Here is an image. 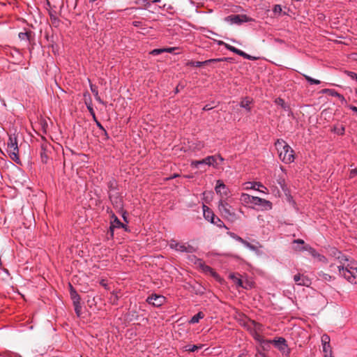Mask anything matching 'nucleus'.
Instances as JSON below:
<instances>
[{
  "instance_id": "obj_9",
  "label": "nucleus",
  "mask_w": 357,
  "mask_h": 357,
  "mask_svg": "<svg viewBox=\"0 0 357 357\" xmlns=\"http://www.w3.org/2000/svg\"><path fill=\"white\" fill-rule=\"evenodd\" d=\"M268 342L273 343L280 351L285 353L287 351L286 340L283 337H279L278 340H270Z\"/></svg>"
},
{
  "instance_id": "obj_35",
  "label": "nucleus",
  "mask_w": 357,
  "mask_h": 357,
  "mask_svg": "<svg viewBox=\"0 0 357 357\" xmlns=\"http://www.w3.org/2000/svg\"><path fill=\"white\" fill-rule=\"evenodd\" d=\"M305 77L310 84H319L320 83L319 80L311 78L309 76L305 75Z\"/></svg>"
},
{
  "instance_id": "obj_37",
  "label": "nucleus",
  "mask_w": 357,
  "mask_h": 357,
  "mask_svg": "<svg viewBox=\"0 0 357 357\" xmlns=\"http://www.w3.org/2000/svg\"><path fill=\"white\" fill-rule=\"evenodd\" d=\"M282 7L280 5H275L273 11L275 14H280L282 13Z\"/></svg>"
},
{
  "instance_id": "obj_62",
  "label": "nucleus",
  "mask_w": 357,
  "mask_h": 357,
  "mask_svg": "<svg viewBox=\"0 0 357 357\" xmlns=\"http://www.w3.org/2000/svg\"><path fill=\"white\" fill-rule=\"evenodd\" d=\"M211 108H212V107H208V105H206V106L204 107V110H209V109H211Z\"/></svg>"
},
{
  "instance_id": "obj_55",
  "label": "nucleus",
  "mask_w": 357,
  "mask_h": 357,
  "mask_svg": "<svg viewBox=\"0 0 357 357\" xmlns=\"http://www.w3.org/2000/svg\"><path fill=\"white\" fill-rule=\"evenodd\" d=\"M351 77L352 79H356L357 82V74L354 73H351Z\"/></svg>"
},
{
  "instance_id": "obj_42",
  "label": "nucleus",
  "mask_w": 357,
  "mask_h": 357,
  "mask_svg": "<svg viewBox=\"0 0 357 357\" xmlns=\"http://www.w3.org/2000/svg\"><path fill=\"white\" fill-rule=\"evenodd\" d=\"M199 348H200V347H198L197 345H193L192 347H189V348H188L186 349V351L194 352V351H197Z\"/></svg>"
},
{
  "instance_id": "obj_38",
  "label": "nucleus",
  "mask_w": 357,
  "mask_h": 357,
  "mask_svg": "<svg viewBox=\"0 0 357 357\" xmlns=\"http://www.w3.org/2000/svg\"><path fill=\"white\" fill-rule=\"evenodd\" d=\"M114 182L113 181H109V183H108V188H109V192H116V188H115V185H114Z\"/></svg>"
},
{
  "instance_id": "obj_19",
  "label": "nucleus",
  "mask_w": 357,
  "mask_h": 357,
  "mask_svg": "<svg viewBox=\"0 0 357 357\" xmlns=\"http://www.w3.org/2000/svg\"><path fill=\"white\" fill-rule=\"evenodd\" d=\"M344 268L350 270V271H354V273H357V263L355 261L349 259L348 263L346 264Z\"/></svg>"
},
{
  "instance_id": "obj_12",
  "label": "nucleus",
  "mask_w": 357,
  "mask_h": 357,
  "mask_svg": "<svg viewBox=\"0 0 357 357\" xmlns=\"http://www.w3.org/2000/svg\"><path fill=\"white\" fill-rule=\"evenodd\" d=\"M174 248L176 250L180 252H192L194 251V248L192 246L181 243H176L174 245Z\"/></svg>"
},
{
  "instance_id": "obj_60",
  "label": "nucleus",
  "mask_w": 357,
  "mask_h": 357,
  "mask_svg": "<svg viewBox=\"0 0 357 357\" xmlns=\"http://www.w3.org/2000/svg\"><path fill=\"white\" fill-rule=\"evenodd\" d=\"M294 249L295 250H303V248H301L299 247V245H297V247H295Z\"/></svg>"
},
{
  "instance_id": "obj_44",
  "label": "nucleus",
  "mask_w": 357,
  "mask_h": 357,
  "mask_svg": "<svg viewBox=\"0 0 357 357\" xmlns=\"http://www.w3.org/2000/svg\"><path fill=\"white\" fill-rule=\"evenodd\" d=\"M256 185H257L258 187H263L264 186L259 183H255L254 184H252V186L250 187V188L252 189H255V190H260L259 188H256Z\"/></svg>"
},
{
  "instance_id": "obj_20",
  "label": "nucleus",
  "mask_w": 357,
  "mask_h": 357,
  "mask_svg": "<svg viewBox=\"0 0 357 357\" xmlns=\"http://www.w3.org/2000/svg\"><path fill=\"white\" fill-rule=\"evenodd\" d=\"M230 278L233 280V282L237 285V287L248 289V286H244V281H243L241 278L236 277L234 274L230 275Z\"/></svg>"
},
{
  "instance_id": "obj_47",
  "label": "nucleus",
  "mask_w": 357,
  "mask_h": 357,
  "mask_svg": "<svg viewBox=\"0 0 357 357\" xmlns=\"http://www.w3.org/2000/svg\"><path fill=\"white\" fill-rule=\"evenodd\" d=\"M175 49V47L164 48V52L172 53Z\"/></svg>"
},
{
  "instance_id": "obj_17",
  "label": "nucleus",
  "mask_w": 357,
  "mask_h": 357,
  "mask_svg": "<svg viewBox=\"0 0 357 357\" xmlns=\"http://www.w3.org/2000/svg\"><path fill=\"white\" fill-rule=\"evenodd\" d=\"M215 190L218 194L227 195L226 186L220 180L217 181Z\"/></svg>"
},
{
  "instance_id": "obj_28",
  "label": "nucleus",
  "mask_w": 357,
  "mask_h": 357,
  "mask_svg": "<svg viewBox=\"0 0 357 357\" xmlns=\"http://www.w3.org/2000/svg\"><path fill=\"white\" fill-rule=\"evenodd\" d=\"M84 102L86 106L92 105V100L89 93L86 92L84 93Z\"/></svg>"
},
{
  "instance_id": "obj_50",
  "label": "nucleus",
  "mask_w": 357,
  "mask_h": 357,
  "mask_svg": "<svg viewBox=\"0 0 357 357\" xmlns=\"http://www.w3.org/2000/svg\"><path fill=\"white\" fill-rule=\"evenodd\" d=\"M294 243L303 245L305 243L304 241L302 239H297L294 241Z\"/></svg>"
},
{
  "instance_id": "obj_15",
  "label": "nucleus",
  "mask_w": 357,
  "mask_h": 357,
  "mask_svg": "<svg viewBox=\"0 0 357 357\" xmlns=\"http://www.w3.org/2000/svg\"><path fill=\"white\" fill-rule=\"evenodd\" d=\"M288 144L283 139H278L275 143V148L278 151V155L282 154V151L287 147Z\"/></svg>"
},
{
  "instance_id": "obj_3",
  "label": "nucleus",
  "mask_w": 357,
  "mask_h": 357,
  "mask_svg": "<svg viewBox=\"0 0 357 357\" xmlns=\"http://www.w3.org/2000/svg\"><path fill=\"white\" fill-rule=\"evenodd\" d=\"M225 21L230 24H241L244 22H254V19L246 15H231L225 18Z\"/></svg>"
},
{
  "instance_id": "obj_39",
  "label": "nucleus",
  "mask_w": 357,
  "mask_h": 357,
  "mask_svg": "<svg viewBox=\"0 0 357 357\" xmlns=\"http://www.w3.org/2000/svg\"><path fill=\"white\" fill-rule=\"evenodd\" d=\"M275 102L278 104V105H281L283 108H286V106H285V102H284V100L282 98H277L275 100Z\"/></svg>"
},
{
  "instance_id": "obj_56",
  "label": "nucleus",
  "mask_w": 357,
  "mask_h": 357,
  "mask_svg": "<svg viewBox=\"0 0 357 357\" xmlns=\"http://www.w3.org/2000/svg\"><path fill=\"white\" fill-rule=\"evenodd\" d=\"M244 286H248V289L251 287V284L248 281H244Z\"/></svg>"
},
{
  "instance_id": "obj_45",
  "label": "nucleus",
  "mask_w": 357,
  "mask_h": 357,
  "mask_svg": "<svg viewBox=\"0 0 357 357\" xmlns=\"http://www.w3.org/2000/svg\"><path fill=\"white\" fill-rule=\"evenodd\" d=\"M86 107H87V109H88V110H89V112L91 115H93V114H95V112H94V110L93 109L92 105L86 106Z\"/></svg>"
},
{
  "instance_id": "obj_32",
  "label": "nucleus",
  "mask_w": 357,
  "mask_h": 357,
  "mask_svg": "<svg viewBox=\"0 0 357 357\" xmlns=\"http://www.w3.org/2000/svg\"><path fill=\"white\" fill-rule=\"evenodd\" d=\"M211 222L213 223L214 225H217L219 227H226L224 222L218 217L215 216V219H213V222Z\"/></svg>"
},
{
  "instance_id": "obj_52",
  "label": "nucleus",
  "mask_w": 357,
  "mask_h": 357,
  "mask_svg": "<svg viewBox=\"0 0 357 357\" xmlns=\"http://www.w3.org/2000/svg\"><path fill=\"white\" fill-rule=\"evenodd\" d=\"M27 36H28V35H27V33H19V37H20V38L24 39L25 37H27Z\"/></svg>"
},
{
  "instance_id": "obj_49",
  "label": "nucleus",
  "mask_w": 357,
  "mask_h": 357,
  "mask_svg": "<svg viewBox=\"0 0 357 357\" xmlns=\"http://www.w3.org/2000/svg\"><path fill=\"white\" fill-rule=\"evenodd\" d=\"M214 156H216V161L219 160L220 162H222L224 160L223 158L220 155H215ZM218 165V162H216L215 165Z\"/></svg>"
},
{
  "instance_id": "obj_63",
  "label": "nucleus",
  "mask_w": 357,
  "mask_h": 357,
  "mask_svg": "<svg viewBox=\"0 0 357 357\" xmlns=\"http://www.w3.org/2000/svg\"><path fill=\"white\" fill-rule=\"evenodd\" d=\"M204 270H205V271H206V270H211V268H210V267H209V266H204Z\"/></svg>"
},
{
  "instance_id": "obj_51",
  "label": "nucleus",
  "mask_w": 357,
  "mask_h": 357,
  "mask_svg": "<svg viewBox=\"0 0 357 357\" xmlns=\"http://www.w3.org/2000/svg\"><path fill=\"white\" fill-rule=\"evenodd\" d=\"M96 125L97 126L102 130V131H105V128H103V126L101 125V123L98 121H96Z\"/></svg>"
},
{
  "instance_id": "obj_23",
  "label": "nucleus",
  "mask_w": 357,
  "mask_h": 357,
  "mask_svg": "<svg viewBox=\"0 0 357 357\" xmlns=\"http://www.w3.org/2000/svg\"><path fill=\"white\" fill-rule=\"evenodd\" d=\"M303 249L304 250H307L308 251L313 257H321V255H319L316 250L312 248V247H310V245H305L303 247ZM321 257H324L323 256H321Z\"/></svg>"
},
{
  "instance_id": "obj_5",
  "label": "nucleus",
  "mask_w": 357,
  "mask_h": 357,
  "mask_svg": "<svg viewBox=\"0 0 357 357\" xmlns=\"http://www.w3.org/2000/svg\"><path fill=\"white\" fill-rule=\"evenodd\" d=\"M216 163V156L211 155L207 156L206 158L200 160H194L192 162L191 165L194 167L198 168L201 165H213L215 166Z\"/></svg>"
},
{
  "instance_id": "obj_16",
  "label": "nucleus",
  "mask_w": 357,
  "mask_h": 357,
  "mask_svg": "<svg viewBox=\"0 0 357 357\" xmlns=\"http://www.w3.org/2000/svg\"><path fill=\"white\" fill-rule=\"evenodd\" d=\"M337 258L340 262V264L337 266L338 270L341 269L342 266V268H344L349 260V259L347 256L341 255L340 253L339 254Z\"/></svg>"
},
{
  "instance_id": "obj_25",
  "label": "nucleus",
  "mask_w": 357,
  "mask_h": 357,
  "mask_svg": "<svg viewBox=\"0 0 357 357\" xmlns=\"http://www.w3.org/2000/svg\"><path fill=\"white\" fill-rule=\"evenodd\" d=\"M219 45H224L225 47V48L235 54H236V52H237V48H236L234 46H231L227 43H224L223 41H220L218 43Z\"/></svg>"
},
{
  "instance_id": "obj_40",
  "label": "nucleus",
  "mask_w": 357,
  "mask_h": 357,
  "mask_svg": "<svg viewBox=\"0 0 357 357\" xmlns=\"http://www.w3.org/2000/svg\"><path fill=\"white\" fill-rule=\"evenodd\" d=\"M162 52H164V49H155L151 52V54L153 55H158Z\"/></svg>"
},
{
  "instance_id": "obj_8",
  "label": "nucleus",
  "mask_w": 357,
  "mask_h": 357,
  "mask_svg": "<svg viewBox=\"0 0 357 357\" xmlns=\"http://www.w3.org/2000/svg\"><path fill=\"white\" fill-rule=\"evenodd\" d=\"M109 199L113 204V206L116 208H122L123 207V202L122 199L119 195L117 192H109Z\"/></svg>"
},
{
  "instance_id": "obj_57",
  "label": "nucleus",
  "mask_w": 357,
  "mask_h": 357,
  "mask_svg": "<svg viewBox=\"0 0 357 357\" xmlns=\"http://www.w3.org/2000/svg\"><path fill=\"white\" fill-rule=\"evenodd\" d=\"M102 132H103L104 136L105 137V139H107L109 138V136H108L107 131L105 130V131H102Z\"/></svg>"
},
{
  "instance_id": "obj_2",
  "label": "nucleus",
  "mask_w": 357,
  "mask_h": 357,
  "mask_svg": "<svg viewBox=\"0 0 357 357\" xmlns=\"http://www.w3.org/2000/svg\"><path fill=\"white\" fill-rule=\"evenodd\" d=\"M241 201L247 204H253L255 205L262 206L266 208H271V203L269 201L258 197L251 196L248 194H243L241 195Z\"/></svg>"
},
{
  "instance_id": "obj_53",
  "label": "nucleus",
  "mask_w": 357,
  "mask_h": 357,
  "mask_svg": "<svg viewBox=\"0 0 357 357\" xmlns=\"http://www.w3.org/2000/svg\"><path fill=\"white\" fill-rule=\"evenodd\" d=\"M243 54H241V56L245 58V59H251V56L248 54H247L245 52H243L242 53Z\"/></svg>"
},
{
  "instance_id": "obj_29",
  "label": "nucleus",
  "mask_w": 357,
  "mask_h": 357,
  "mask_svg": "<svg viewBox=\"0 0 357 357\" xmlns=\"http://www.w3.org/2000/svg\"><path fill=\"white\" fill-rule=\"evenodd\" d=\"M323 351L324 352V356L325 357H330L331 356V347L330 344H326V346H323Z\"/></svg>"
},
{
  "instance_id": "obj_21",
  "label": "nucleus",
  "mask_w": 357,
  "mask_h": 357,
  "mask_svg": "<svg viewBox=\"0 0 357 357\" xmlns=\"http://www.w3.org/2000/svg\"><path fill=\"white\" fill-rule=\"evenodd\" d=\"M41 149H42V151L40 153V157H41V160L43 163H47V160H48V155L47 153V145H42L41 146Z\"/></svg>"
},
{
  "instance_id": "obj_26",
  "label": "nucleus",
  "mask_w": 357,
  "mask_h": 357,
  "mask_svg": "<svg viewBox=\"0 0 357 357\" xmlns=\"http://www.w3.org/2000/svg\"><path fill=\"white\" fill-rule=\"evenodd\" d=\"M219 45H224L225 47V48L235 54H236V52H237V48H236L234 46H231L227 43H224L223 41H220L218 43Z\"/></svg>"
},
{
  "instance_id": "obj_34",
  "label": "nucleus",
  "mask_w": 357,
  "mask_h": 357,
  "mask_svg": "<svg viewBox=\"0 0 357 357\" xmlns=\"http://www.w3.org/2000/svg\"><path fill=\"white\" fill-rule=\"evenodd\" d=\"M73 305H74V308H75V311L76 314L78 317H79L80 314H81V311H82V306H81L80 303H74Z\"/></svg>"
},
{
  "instance_id": "obj_22",
  "label": "nucleus",
  "mask_w": 357,
  "mask_h": 357,
  "mask_svg": "<svg viewBox=\"0 0 357 357\" xmlns=\"http://www.w3.org/2000/svg\"><path fill=\"white\" fill-rule=\"evenodd\" d=\"M204 314L202 312H199L197 314L194 315L191 319L190 320V324H196L199 321V320L202 318H204Z\"/></svg>"
},
{
  "instance_id": "obj_31",
  "label": "nucleus",
  "mask_w": 357,
  "mask_h": 357,
  "mask_svg": "<svg viewBox=\"0 0 357 357\" xmlns=\"http://www.w3.org/2000/svg\"><path fill=\"white\" fill-rule=\"evenodd\" d=\"M222 60H223L222 59H213L206 60V61H205L204 62L198 61V62H197L196 66L199 67V66H201L204 63H214V62L220 61H222Z\"/></svg>"
},
{
  "instance_id": "obj_48",
  "label": "nucleus",
  "mask_w": 357,
  "mask_h": 357,
  "mask_svg": "<svg viewBox=\"0 0 357 357\" xmlns=\"http://www.w3.org/2000/svg\"><path fill=\"white\" fill-rule=\"evenodd\" d=\"M234 238H236L238 241L241 242V243H244V239H243L240 236H234V235H231Z\"/></svg>"
},
{
  "instance_id": "obj_54",
  "label": "nucleus",
  "mask_w": 357,
  "mask_h": 357,
  "mask_svg": "<svg viewBox=\"0 0 357 357\" xmlns=\"http://www.w3.org/2000/svg\"><path fill=\"white\" fill-rule=\"evenodd\" d=\"M351 77L352 79H356L357 82V74L354 73H351Z\"/></svg>"
},
{
  "instance_id": "obj_33",
  "label": "nucleus",
  "mask_w": 357,
  "mask_h": 357,
  "mask_svg": "<svg viewBox=\"0 0 357 357\" xmlns=\"http://www.w3.org/2000/svg\"><path fill=\"white\" fill-rule=\"evenodd\" d=\"M321 342H322V344L323 346H326V344H330V337L326 335V334H324L322 335L321 337Z\"/></svg>"
},
{
  "instance_id": "obj_43",
  "label": "nucleus",
  "mask_w": 357,
  "mask_h": 357,
  "mask_svg": "<svg viewBox=\"0 0 357 357\" xmlns=\"http://www.w3.org/2000/svg\"><path fill=\"white\" fill-rule=\"evenodd\" d=\"M356 175H357V168L353 169L350 171V174H349L350 178H354Z\"/></svg>"
},
{
  "instance_id": "obj_64",
  "label": "nucleus",
  "mask_w": 357,
  "mask_h": 357,
  "mask_svg": "<svg viewBox=\"0 0 357 357\" xmlns=\"http://www.w3.org/2000/svg\"><path fill=\"white\" fill-rule=\"evenodd\" d=\"M138 24H139V22H133V24H134L135 26H137V25H138Z\"/></svg>"
},
{
  "instance_id": "obj_4",
  "label": "nucleus",
  "mask_w": 357,
  "mask_h": 357,
  "mask_svg": "<svg viewBox=\"0 0 357 357\" xmlns=\"http://www.w3.org/2000/svg\"><path fill=\"white\" fill-rule=\"evenodd\" d=\"M279 158L282 162L287 164L291 163L294 160V151L289 144L287 145V147H285L281 155H279Z\"/></svg>"
},
{
  "instance_id": "obj_18",
  "label": "nucleus",
  "mask_w": 357,
  "mask_h": 357,
  "mask_svg": "<svg viewBox=\"0 0 357 357\" xmlns=\"http://www.w3.org/2000/svg\"><path fill=\"white\" fill-rule=\"evenodd\" d=\"M204 216L206 220L211 222H213V219H215V215L208 208L204 206Z\"/></svg>"
},
{
  "instance_id": "obj_1",
  "label": "nucleus",
  "mask_w": 357,
  "mask_h": 357,
  "mask_svg": "<svg viewBox=\"0 0 357 357\" xmlns=\"http://www.w3.org/2000/svg\"><path fill=\"white\" fill-rule=\"evenodd\" d=\"M218 209L222 215L230 222H235L238 219L236 213L232 210L231 206L225 201H220L218 204Z\"/></svg>"
},
{
  "instance_id": "obj_24",
  "label": "nucleus",
  "mask_w": 357,
  "mask_h": 357,
  "mask_svg": "<svg viewBox=\"0 0 357 357\" xmlns=\"http://www.w3.org/2000/svg\"><path fill=\"white\" fill-rule=\"evenodd\" d=\"M251 102H252V100L247 98L243 99L241 101V106L242 107L245 108L248 110H250V105L251 104Z\"/></svg>"
},
{
  "instance_id": "obj_41",
  "label": "nucleus",
  "mask_w": 357,
  "mask_h": 357,
  "mask_svg": "<svg viewBox=\"0 0 357 357\" xmlns=\"http://www.w3.org/2000/svg\"><path fill=\"white\" fill-rule=\"evenodd\" d=\"M94 91L96 92L94 96H95V98H96V100H98L100 103H101L102 105H105V103L104 102V101L99 96L98 91Z\"/></svg>"
},
{
  "instance_id": "obj_61",
  "label": "nucleus",
  "mask_w": 357,
  "mask_h": 357,
  "mask_svg": "<svg viewBox=\"0 0 357 357\" xmlns=\"http://www.w3.org/2000/svg\"><path fill=\"white\" fill-rule=\"evenodd\" d=\"M351 109L354 112H357V107H356L353 106V107H351Z\"/></svg>"
},
{
  "instance_id": "obj_10",
  "label": "nucleus",
  "mask_w": 357,
  "mask_h": 357,
  "mask_svg": "<svg viewBox=\"0 0 357 357\" xmlns=\"http://www.w3.org/2000/svg\"><path fill=\"white\" fill-rule=\"evenodd\" d=\"M294 282L298 285L309 286L310 284V280L305 275L297 274L294 277Z\"/></svg>"
},
{
  "instance_id": "obj_59",
  "label": "nucleus",
  "mask_w": 357,
  "mask_h": 357,
  "mask_svg": "<svg viewBox=\"0 0 357 357\" xmlns=\"http://www.w3.org/2000/svg\"><path fill=\"white\" fill-rule=\"evenodd\" d=\"M91 116L93 117V121L96 123V121H98V119H97V118L96 116V114H93Z\"/></svg>"
},
{
  "instance_id": "obj_11",
  "label": "nucleus",
  "mask_w": 357,
  "mask_h": 357,
  "mask_svg": "<svg viewBox=\"0 0 357 357\" xmlns=\"http://www.w3.org/2000/svg\"><path fill=\"white\" fill-rule=\"evenodd\" d=\"M7 151L9 154L10 158L17 163H20V160L18 155L19 149L17 146L15 147L8 148Z\"/></svg>"
},
{
  "instance_id": "obj_58",
  "label": "nucleus",
  "mask_w": 357,
  "mask_h": 357,
  "mask_svg": "<svg viewBox=\"0 0 357 357\" xmlns=\"http://www.w3.org/2000/svg\"><path fill=\"white\" fill-rule=\"evenodd\" d=\"M242 53V50L237 49L236 54L241 56V54H243Z\"/></svg>"
},
{
  "instance_id": "obj_6",
  "label": "nucleus",
  "mask_w": 357,
  "mask_h": 357,
  "mask_svg": "<svg viewBox=\"0 0 357 357\" xmlns=\"http://www.w3.org/2000/svg\"><path fill=\"white\" fill-rule=\"evenodd\" d=\"M339 273L341 276L344 277L347 280L351 283H357L356 276L357 273H354V271H350V270L346 268H341L338 270Z\"/></svg>"
},
{
  "instance_id": "obj_46",
  "label": "nucleus",
  "mask_w": 357,
  "mask_h": 357,
  "mask_svg": "<svg viewBox=\"0 0 357 357\" xmlns=\"http://www.w3.org/2000/svg\"><path fill=\"white\" fill-rule=\"evenodd\" d=\"M243 244H244L246 247L250 248V249H254V246L252 245H251L250 243H248V241H245L244 240V243H243Z\"/></svg>"
},
{
  "instance_id": "obj_30",
  "label": "nucleus",
  "mask_w": 357,
  "mask_h": 357,
  "mask_svg": "<svg viewBox=\"0 0 357 357\" xmlns=\"http://www.w3.org/2000/svg\"><path fill=\"white\" fill-rule=\"evenodd\" d=\"M15 146H17V139L10 136L8 142V148L15 147Z\"/></svg>"
},
{
  "instance_id": "obj_13",
  "label": "nucleus",
  "mask_w": 357,
  "mask_h": 357,
  "mask_svg": "<svg viewBox=\"0 0 357 357\" xmlns=\"http://www.w3.org/2000/svg\"><path fill=\"white\" fill-rule=\"evenodd\" d=\"M69 287H70V298L73 301V303L74 304V303H80L81 298H80L79 295L77 293V291H75V289L73 288V287L71 284H70Z\"/></svg>"
},
{
  "instance_id": "obj_7",
  "label": "nucleus",
  "mask_w": 357,
  "mask_h": 357,
  "mask_svg": "<svg viewBox=\"0 0 357 357\" xmlns=\"http://www.w3.org/2000/svg\"><path fill=\"white\" fill-rule=\"evenodd\" d=\"M146 301L155 307L161 306L165 301V297L161 295L151 294L149 296Z\"/></svg>"
},
{
  "instance_id": "obj_14",
  "label": "nucleus",
  "mask_w": 357,
  "mask_h": 357,
  "mask_svg": "<svg viewBox=\"0 0 357 357\" xmlns=\"http://www.w3.org/2000/svg\"><path fill=\"white\" fill-rule=\"evenodd\" d=\"M116 227H123L126 228V226L124 224L121 222V221L116 217L114 220V221L112 222V225L109 227V231L111 236H113L114 235V229Z\"/></svg>"
},
{
  "instance_id": "obj_27",
  "label": "nucleus",
  "mask_w": 357,
  "mask_h": 357,
  "mask_svg": "<svg viewBox=\"0 0 357 357\" xmlns=\"http://www.w3.org/2000/svg\"><path fill=\"white\" fill-rule=\"evenodd\" d=\"M219 45H224L225 47V48L235 54H236V52H237V48H236L234 46H231L227 43H224L223 41H220L218 43Z\"/></svg>"
},
{
  "instance_id": "obj_36",
  "label": "nucleus",
  "mask_w": 357,
  "mask_h": 357,
  "mask_svg": "<svg viewBox=\"0 0 357 357\" xmlns=\"http://www.w3.org/2000/svg\"><path fill=\"white\" fill-rule=\"evenodd\" d=\"M326 92L328 93L329 96H337L341 100H344V98L342 96H341L340 93H338L336 91H325Z\"/></svg>"
}]
</instances>
